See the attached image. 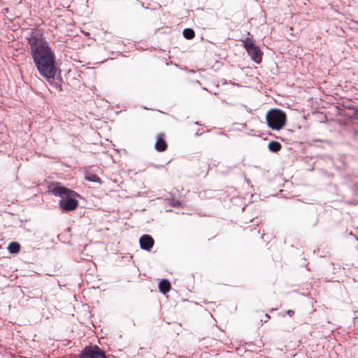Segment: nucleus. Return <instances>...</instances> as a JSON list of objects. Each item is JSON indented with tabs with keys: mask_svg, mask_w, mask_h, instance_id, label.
Returning <instances> with one entry per match:
<instances>
[{
	"mask_svg": "<svg viewBox=\"0 0 358 358\" xmlns=\"http://www.w3.org/2000/svg\"><path fill=\"white\" fill-rule=\"evenodd\" d=\"M27 40L37 70L41 76L50 81L55 77L57 73L54 51L39 31H32Z\"/></svg>",
	"mask_w": 358,
	"mask_h": 358,
	"instance_id": "nucleus-1",
	"label": "nucleus"
},
{
	"mask_svg": "<svg viewBox=\"0 0 358 358\" xmlns=\"http://www.w3.org/2000/svg\"><path fill=\"white\" fill-rule=\"evenodd\" d=\"M52 192L61 197L59 204L63 210L71 211L77 208L78 201L72 198L73 196L76 195L75 192L64 187H55L52 189Z\"/></svg>",
	"mask_w": 358,
	"mask_h": 358,
	"instance_id": "nucleus-2",
	"label": "nucleus"
},
{
	"mask_svg": "<svg viewBox=\"0 0 358 358\" xmlns=\"http://www.w3.org/2000/svg\"><path fill=\"white\" fill-rule=\"evenodd\" d=\"M268 126L273 130H280L287 122V115L280 109H271L266 115Z\"/></svg>",
	"mask_w": 358,
	"mask_h": 358,
	"instance_id": "nucleus-3",
	"label": "nucleus"
},
{
	"mask_svg": "<svg viewBox=\"0 0 358 358\" xmlns=\"http://www.w3.org/2000/svg\"><path fill=\"white\" fill-rule=\"evenodd\" d=\"M244 47L252 59L257 64H259L262 59V52L259 48L257 46L252 39L246 38L244 41Z\"/></svg>",
	"mask_w": 358,
	"mask_h": 358,
	"instance_id": "nucleus-4",
	"label": "nucleus"
},
{
	"mask_svg": "<svg viewBox=\"0 0 358 358\" xmlns=\"http://www.w3.org/2000/svg\"><path fill=\"white\" fill-rule=\"evenodd\" d=\"M80 358H106V356L97 346H90L83 350Z\"/></svg>",
	"mask_w": 358,
	"mask_h": 358,
	"instance_id": "nucleus-5",
	"label": "nucleus"
},
{
	"mask_svg": "<svg viewBox=\"0 0 358 358\" xmlns=\"http://www.w3.org/2000/svg\"><path fill=\"white\" fill-rule=\"evenodd\" d=\"M139 243L142 249L150 250L154 245V240L149 235H143L141 237Z\"/></svg>",
	"mask_w": 358,
	"mask_h": 358,
	"instance_id": "nucleus-6",
	"label": "nucleus"
},
{
	"mask_svg": "<svg viewBox=\"0 0 358 358\" xmlns=\"http://www.w3.org/2000/svg\"><path fill=\"white\" fill-rule=\"evenodd\" d=\"M155 149L159 152H163L166 150L167 148L166 143L164 140V134H159L157 138V141L155 145Z\"/></svg>",
	"mask_w": 358,
	"mask_h": 358,
	"instance_id": "nucleus-7",
	"label": "nucleus"
},
{
	"mask_svg": "<svg viewBox=\"0 0 358 358\" xmlns=\"http://www.w3.org/2000/svg\"><path fill=\"white\" fill-rule=\"evenodd\" d=\"M159 288L163 294L167 293L171 289V285L166 280H162L159 282Z\"/></svg>",
	"mask_w": 358,
	"mask_h": 358,
	"instance_id": "nucleus-8",
	"label": "nucleus"
},
{
	"mask_svg": "<svg viewBox=\"0 0 358 358\" xmlns=\"http://www.w3.org/2000/svg\"><path fill=\"white\" fill-rule=\"evenodd\" d=\"M20 245L17 242H11L8 246V250L10 254H17L20 252Z\"/></svg>",
	"mask_w": 358,
	"mask_h": 358,
	"instance_id": "nucleus-9",
	"label": "nucleus"
},
{
	"mask_svg": "<svg viewBox=\"0 0 358 358\" xmlns=\"http://www.w3.org/2000/svg\"><path fill=\"white\" fill-rule=\"evenodd\" d=\"M268 149L271 151V152H276L278 151H279L280 149H281V145L280 143L277 142V141H271L268 143Z\"/></svg>",
	"mask_w": 358,
	"mask_h": 358,
	"instance_id": "nucleus-10",
	"label": "nucleus"
},
{
	"mask_svg": "<svg viewBox=\"0 0 358 358\" xmlns=\"http://www.w3.org/2000/svg\"><path fill=\"white\" fill-rule=\"evenodd\" d=\"M182 34L187 39H192L194 36V31L192 29H185Z\"/></svg>",
	"mask_w": 358,
	"mask_h": 358,
	"instance_id": "nucleus-11",
	"label": "nucleus"
},
{
	"mask_svg": "<svg viewBox=\"0 0 358 358\" xmlns=\"http://www.w3.org/2000/svg\"><path fill=\"white\" fill-rule=\"evenodd\" d=\"M85 178L86 180H88L90 182H100L99 178L94 174H91V173L86 174L85 176Z\"/></svg>",
	"mask_w": 358,
	"mask_h": 358,
	"instance_id": "nucleus-12",
	"label": "nucleus"
},
{
	"mask_svg": "<svg viewBox=\"0 0 358 358\" xmlns=\"http://www.w3.org/2000/svg\"><path fill=\"white\" fill-rule=\"evenodd\" d=\"M287 314H288L289 315L292 316V315L294 314V311H293V310H289L287 311Z\"/></svg>",
	"mask_w": 358,
	"mask_h": 358,
	"instance_id": "nucleus-13",
	"label": "nucleus"
}]
</instances>
